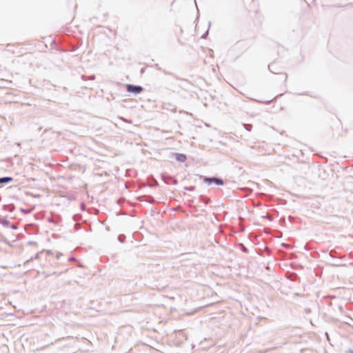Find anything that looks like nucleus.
I'll return each instance as SVG.
<instances>
[{
	"mask_svg": "<svg viewBox=\"0 0 353 353\" xmlns=\"http://www.w3.org/2000/svg\"><path fill=\"white\" fill-rule=\"evenodd\" d=\"M171 181L169 182V183H171V184H173V185H176L178 183V181L176 179L173 178V177H171Z\"/></svg>",
	"mask_w": 353,
	"mask_h": 353,
	"instance_id": "17",
	"label": "nucleus"
},
{
	"mask_svg": "<svg viewBox=\"0 0 353 353\" xmlns=\"http://www.w3.org/2000/svg\"><path fill=\"white\" fill-rule=\"evenodd\" d=\"M242 251L244 252V253H248L249 252V250L244 247L243 249H242Z\"/></svg>",
	"mask_w": 353,
	"mask_h": 353,
	"instance_id": "20",
	"label": "nucleus"
},
{
	"mask_svg": "<svg viewBox=\"0 0 353 353\" xmlns=\"http://www.w3.org/2000/svg\"><path fill=\"white\" fill-rule=\"evenodd\" d=\"M125 89L128 92L132 93L134 96H137V94H140L144 90V88L141 85L130 83L125 85Z\"/></svg>",
	"mask_w": 353,
	"mask_h": 353,
	"instance_id": "3",
	"label": "nucleus"
},
{
	"mask_svg": "<svg viewBox=\"0 0 353 353\" xmlns=\"http://www.w3.org/2000/svg\"><path fill=\"white\" fill-rule=\"evenodd\" d=\"M52 44H54V45H55V41H54V40H52Z\"/></svg>",
	"mask_w": 353,
	"mask_h": 353,
	"instance_id": "29",
	"label": "nucleus"
},
{
	"mask_svg": "<svg viewBox=\"0 0 353 353\" xmlns=\"http://www.w3.org/2000/svg\"><path fill=\"white\" fill-rule=\"evenodd\" d=\"M62 255H63V254L61 252H57V255H56V259H59Z\"/></svg>",
	"mask_w": 353,
	"mask_h": 353,
	"instance_id": "18",
	"label": "nucleus"
},
{
	"mask_svg": "<svg viewBox=\"0 0 353 353\" xmlns=\"http://www.w3.org/2000/svg\"><path fill=\"white\" fill-rule=\"evenodd\" d=\"M347 352L348 353H353V350L350 348L348 350H347Z\"/></svg>",
	"mask_w": 353,
	"mask_h": 353,
	"instance_id": "25",
	"label": "nucleus"
},
{
	"mask_svg": "<svg viewBox=\"0 0 353 353\" xmlns=\"http://www.w3.org/2000/svg\"><path fill=\"white\" fill-rule=\"evenodd\" d=\"M37 257H38V254H37L35 255V258H37Z\"/></svg>",
	"mask_w": 353,
	"mask_h": 353,
	"instance_id": "31",
	"label": "nucleus"
},
{
	"mask_svg": "<svg viewBox=\"0 0 353 353\" xmlns=\"http://www.w3.org/2000/svg\"><path fill=\"white\" fill-rule=\"evenodd\" d=\"M184 189L185 190H188V191H190V192H193V191L195 190L196 186H194V185L185 186Z\"/></svg>",
	"mask_w": 353,
	"mask_h": 353,
	"instance_id": "12",
	"label": "nucleus"
},
{
	"mask_svg": "<svg viewBox=\"0 0 353 353\" xmlns=\"http://www.w3.org/2000/svg\"><path fill=\"white\" fill-rule=\"evenodd\" d=\"M77 48H74L72 50H70L71 52H74L77 50Z\"/></svg>",
	"mask_w": 353,
	"mask_h": 353,
	"instance_id": "28",
	"label": "nucleus"
},
{
	"mask_svg": "<svg viewBox=\"0 0 353 353\" xmlns=\"http://www.w3.org/2000/svg\"><path fill=\"white\" fill-rule=\"evenodd\" d=\"M200 179L203 180V181L210 185L212 184H215L218 186H222L225 184L224 180L219 176H207L203 175H200Z\"/></svg>",
	"mask_w": 353,
	"mask_h": 353,
	"instance_id": "2",
	"label": "nucleus"
},
{
	"mask_svg": "<svg viewBox=\"0 0 353 353\" xmlns=\"http://www.w3.org/2000/svg\"><path fill=\"white\" fill-rule=\"evenodd\" d=\"M125 236L124 234H119L117 237L118 241L120 243H124L125 241Z\"/></svg>",
	"mask_w": 353,
	"mask_h": 353,
	"instance_id": "9",
	"label": "nucleus"
},
{
	"mask_svg": "<svg viewBox=\"0 0 353 353\" xmlns=\"http://www.w3.org/2000/svg\"><path fill=\"white\" fill-rule=\"evenodd\" d=\"M283 74L285 76V81H286L287 79H288V74L286 73H283Z\"/></svg>",
	"mask_w": 353,
	"mask_h": 353,
	"instance_id": "26",
	"label": "nucleus"
},
{
	"mask_svg": "<svg viewBox=\"0 0 353 353\" xmlns=\"http://www.w3.org/2000/svg\"><path fill=\"white\" fill-rule=\"evenodd\" d=\"M46 254L48 255H51V254H52V251L51 250H46Z\"/></svg>",
	"mask_w": 353,
	"mask_h": 353,
	"instance_id": "22",
	"label": "nucleus"
},
{
	"mask_svg": "<svg viewBox=\"0 0 353 353\" xmlns=\"http://www.w3.org/2000/svg\"><path fill=\"white\" fill-rule=\"evenodd\" d=\"M145 68H142L141 70H140V73L141 74H143L145 73Z\"/></svg>",
	"mask_w": 353,
	"mask_h": 353,
	"instance_id": "23",
	"label": "nucleus"
},
{
	"mask_svg": "<svg viewBox=\"0 0 353 353\" xmlns=\"http://www.w3.org/2000/svg\"><path fill=\"white\" fill-rule=\"evenodd\" d=\"M0 223L5 228H9L10 225V221L1 216H0Z\"/></svg>",
	"mask_w": 353,
	"mask_h": 353,
	"instance_id": "7",
	"label": "nucleus"
},
{
	"mask_svg": "<svg viewBox=\"0 0 353 353\" xmlns=\"http://www.w3.org/2000/svg\"><path fill=\"white\" fill-rule=\"evenodd\" d=\"M297 94L298 95H304V94H305V95H309V96H310L312 97H315L314 96L310 94L309 92H300V93H297Z\"/></svg>",
	"mask_w": 353,
	"mask_h": 353,
	"instance_id": "16",
	"label": "nucleus"
},
{
	"mask_svg": "<svg viewBox=\"0 0 353 353\" xmlns=\"http://www.w3.org/2000/svg\"><path fill=\"white\" fill-rule=\"evenodd\" d=\"M268 69L269 70L274 74H281L282 72H280V70L277 67L276 62L274 61L268 65Z\"/></svg>",
	"mask_w": 353,
	"mask_h": 353,
	"instance_id": "5",
	"label": "nucleus"
},
{
	"mask_svg": "<svg viewBox=\"0 0 353 353\" xmlns=\"http://www.w3.org/2000/svg\"><path fill=\"white\" fill-rule=\"evenodd\" d=\"M211 25V22H209L208 23V30L203 34V35L201 37V39H205L207 37V36L208 35V33H209V29H210V26Z\"/></svg>",
	"mask_w": 353,
	"mask_h": 353,
	"instance_id": "11",
	"label": "nucleus"
},
{
	"mask_svg": "<svg viewBox=\"0 0 353 353\" xmlns=\"http://www.w3.org/2000/svg\"><path fill=\"white\" fill-rule=\"evenodd\" d=\"M61 273H62V272H61L60 273H57V272H54L52 274V275L59 276Z\"/></svg>",
	"mask_w": 353,
	"mask_h": 353,
	"instance_id": "24",
	"label": "nucleus"
},
{
	"mask_svg": "<svg viewBox=\"0 0 353 353\" xmlns=\"http://www.w3.org/2000/svg\"><path fill=\"white\" fill-rule=\"evenodd\" d=\"M74 260H75V258L72 255L68 259V261H72Z\"/></svg>",
	"mask_w": 353,
	"mask_h": 353,
	"instance_id": "19",
	"label": "nucleus"
},
{
	"mask_svg": "<svg viewBox=\"0 0 353 353\" xmlns=\"http://www.w3.org/2000/svg\"><path fill=\"white\" fill-rule=\"evenodd\" d=\"M305 312L306 314H310L311 312V309L310 308H305Z\"/></svg>",
	"mask_w": 353,
	"mask_h": 353,
	"instance_id": "21",
	"label": "nucleus"
},
{
	"mask_svg": "<svg viewBox=\"0 0 353 353\" xmlns=\"http://www.w3.org/2000/svg\"><path fill=\"white\" fill-rule=\"evenodd\" d=\"M78 266L80 268H83V265L81 264H79Z\"/></svg>",
	"mask_w": 353,
	"mask_h": 353,
	"instance_id": "30",
	"label": "nucleus"
},
{
	"mask_svg": "<svg viewBox=\"0 0 353 353\" xmlns=\"http://www.w3.org/2000/svg\"><path fill=\"white\" fill-rule=\"evenodd\" d=\"M35 243H35V242H34V241H30V242L28 243V244H29V245H32V244H35Z\"/></svg>",
	"mask_w": 353,
	"mask_h": 353,
	"instance_id": "27",
	"label": "nucleus"
},
{
	"mask_svg": "<svg viewBox=\"0 0 353 353\" xmlns=\"http://www.w3.org/2000/svg\"><path fill=\"white\" fill-rule=\"evenodd\" d=\"M243 125L245 128V129L247 131H248V132H250L252 130V124L243 123Z\"/></svg>",
	"mask_w": 353,
	"mask_h": 353,
	"instance_id": "10",
	"label": "nucleus"
},
{
	"mask_svg": "<svg viewBox=\"0 0 353 353\" xmlns=\"http://www.w3.org/2000/svg\"><path fill=\"white\" fill-rule=\"evenodd\" d=\"M20 211L22 212L25 214H28L32 212V210L30 209H26V208H20Z\"/></svg>",
	"mask_w": 353,
	"mask_h": 353,
	"instance_id": "13",
	"label": "nucleus"
},
{
	"mask_svg": "<svg viewBox=\"0 0 353 353\" xmlns=\"http://www.w3.org/2000/svg\"><path fill=\"white\" fill-rule=\"evenodd\" d=\"M170 157L179 163H184L187 160V156L183 153L171 152Z\"/></svg>",
	"mask_w": 353,
	"mask_h": 353,
	"instance_id": "4",
	"label": "nucleus"
},
{
	"mask_svg": "<svg viewBox=\"0 0 353 353\" xmlns=\"http://www.w3.org/2000/svg\"><path fill=\"white\" fill-rule=\"evenodd\" d=\"M199 201L203 203H205V205H208L210 203H211V200L210 199L203 196V195H201L199 196Z\"/></svg>",
	"mask_w": 353,
	"mask_h": 353,
	"instance_id": "8",
	"label": "nucleus"
},
{
	"mask_svg": "<svg viewBox=\"0 0 353 353\" xmlns=\"http://www.w3.org/2000/svg\"><path fill=\"white\" fill-rule=\"evenodd\" d=\"M9 228H11L12 230H16L18 229V225L15 223H10Z\"/></svg>",
	"mask_w": 353,
	"mask_h": 353,
	"instance_id": "15",
	"label": "nucleus"
},
{
	"mask_svg": "<svg viewBox=\"0 0 353 353\" xmlns=\"http://www.w3.org/2000/svg\"><path fill=\"white\" fill-rule=\"evenodd\" d=\"M13 181V178L12 176H3L0 177V184L6 185Z\"/></svg>",
	"mask_w": 353,
	"mask_h": 353,
	"instance_id": "6",
	"label": "nucleus"
},
{
	"mask_svg": "<svg viewBox=\"0 0 353 353\" xmlns=\"http://www.w3.org/2000/svg\"><path fill=\"white\" fill-rule=\"evenodd\" d=\"M250 43L247 40H239L231 48V52L241 54L250 48Z\"/></svg>",
	"mask_w": 353,
	"mask_h": 353,
	"instance_id": "1",
	"label": "nucleus"
},
{
	"mask_svg": "<svg viewBox=\"0 0 353 353\" xmlns=\"http://www.w3.org/2000/svg\"><path fill=\"white\" fill-rule=\"evenodd\" d=\"M119 119L122 120L123 122L131 124L132 123V121L131 119H125L123 117H119Z\"/></svg>",
	"mask_w": 353,
	"mask_h": 353,
	"instance_id": "14",
	"label": "nucleus"
}]
</instances>
